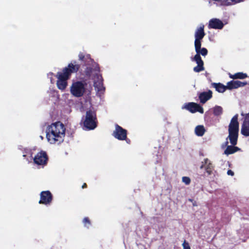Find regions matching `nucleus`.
<instances>
[{"label": "nucleus", "mask_w": 249, "mask_h": 249, "mask_svg": "<svg viewBox=\"0 0 249 249\" xmlns=\"http://www.w3.org/2000/svg\"><path fill=\"white\" fill-rule=\"evenodd\" d=\"M66 128L60 121L49 125L46 129V138L51 144H59L64 140Z\"/></svg>", "instance_id": "f257e3e1"}, {"label": "nucleus", "mask_w": 249, "mask_h": 249, "mask_svg": "<svg viewBox=\"0 0 249 249\" xmlns=\"http://www.w3.org/2000/svg\"><path fill=\"white\" fill-rule=\"evenodd\" d=\"M238 114L235 115L231 119L229 125L228 138L229 139L231 145L227 146L225 150L224 154L227 155L233 154L240 150L239 147L235 146L237 144L238 137L239 123L238 122Z\"/></svg>", "instance_id": "f03ea898"}, {"label": "nucleus", "mask_w": 249, "mask_h": 249, "mask_svg": "<svg viewBox=\"0 0 249 249\" xmlns=\"http://www.w3.org/2000/svg\"><path fill=\"white\" fill-rule=\"evenodd\" d=\"M76 63V61H74L73 63L69 64L68 67L64 68L62 72L57 73L55 77L57 78L56 85L58 89L64 90L68 85L67 80L70 79L71 74L78 71L80 65Z\"/></svg>", "instance_id": "7ed1b4c3"}, {"label": "nucleus", "mask_w": 249, "mask_h": 249, "mask_svg": "<svg viewBox=\"0 0 249 249\" xmlns=\"http://www.w3.org/2000/svg\"><path fill=\"white\" fill-rule=\"evenodd\" d=\"M96 121V113L95 111L89 109L86 111L83 124L87 129H94L97 126Z\"/></svg>", "instance_id": "20e7f679"}, {"label": "nucleus", "mask_w": 249, "mask_h": 249, "mask_svg": "<svg viewBox=\"0 0 249 249\" xmlns=\"http://www.w3.org/2000/svg\"><path fill=\"white\" fill-rule=\"evenodd\" d=\"M87 84L82 81L73 82L71 87V93L76 97H82L85 92V86Z\"/></svg>", "instance_id": "39448f33"}, {"label": "nucleus", "mask_w": 249, "mask_h": 249, "mask_svg": "<svg viewBox=\"0 0 249 249\" xmlns=\"http://www.w3.org/2000/svg\"><path fill=\"white\" fill-rule=\"evenodd\" d=\"M48 159L46 152L41 150L38 152L33 158L34 163L38 166H41L43 167L47 165Z\"/></svg>", "instance_id": "423d86ee"}, {"label": "nucleus", "mask_w": 249, "mask_h": 249, "mask_svg": "<svg viewBox=\"0 0 249 249\" xmlns=\"http://www.w3.org/2000/svg\"><path fill=\"white\" fill-rule=\"evenodd\" d=\"M182 108L185 109L192 113L196 112H198L202 114L204 113L203 108L199 104L194 102H190L185 104L182 107Z\"/></svg>", "instance_id": "0eeeda50"}, {"label": "nucleus", "mask_w": 249, "mask_h": 249, "mask_svg": "<svg viewBox=\"0 0 249 249\" xmlns=\"http://www.w3.org/2000/svg\"><path fill=\"white\" fill-rule=\"evenodd\" d=\"M53 199V196L50 191H42L40 194L39 203L45 205H50Z\"/></svg>", "instance_id": "6e6552de"}, {"label": "nucleus", "mask_w": 249, "mask_h": 249, "mask_svg": "<svg viewBox=\"0 0 249 249\" xmlns=\"http://www.w3.org/2000/svg\"><path fill=\"white\" fill-rule=\"evenodd\" d=\"M127 130L123 128L118 124H115V129L113 131V135L117 139L120 141H124L126 139Z\"/></svg>", "instance_id": "1a4fd4ad"}, {"label": "nucleus", "mask_w": 249, "mask_h": 249, "mask_svg": "<svg viewBox=\"0 0 249 249\" xmlns=\"http://www.w3.org/2000/svg\"><path fill=\"white\" fill-rule=\"evenodd\" d=\"M227 24L226 21L223 22L219 18H213L209 20L208 27L209 29L221 30Z\"/></svg>", "instance_id": "9d476101"}, {"label": "nucleus", "mask_w": 249, "mask_h": 249, "mask_svg": "<svg viewBox=\"0 0 249 249\" xmlns=\"http://www.w3.org/2000/svg\"><path fill=\"white\" fill-rule=\"evenodd\" d=\"M203 168H205V171L208 175H211L213 173V171L214 170V166L208 158L205 159L204 161L201 162L200 169H202Z\"/></svg>", "instance_id": "9b49d317"}, {"label": "nucleus", "mask_w": 249, "mask_h": 249, "mask_svg": "<svg viewBox=\"0 0 249 249\" xmlns=\"http://www.w3.org/2000/svg\"><path fill=\"white\" fill-rule=\"evenodd\" d=\"M247 84V82H241L240 81L231 80L228 82L226 85V88L228 89H237L239 87H242Z\"/></svg>", "instance_id": "f8f14e48"}, {"label": "nucleus", "mask_w": 249, "mask_h": 249, "mask_svg": "<svg viewBox=\"0 0 249 249\" xmlns=\"http://www.w3.org/2000/svg\"><path fill=\"white\" fill-rule=\"evenodd\" d=\"M192 61H195L197 65L195 67L193 70L196 72H199L204 70V62L202 59H200L199 57L197 55L196 57H194L192 59Z\"/></svg>", "instance_id": "ddd939ff"}, {"label": "nucleus", "mask_w": 249, "mask_h": 249, "mask_svg": "<svg viewBox=\"0 0 249 249\" xmlns=\"http://www.w3.org/2000/svg\"><path fill=\"white\" fill-rule=\"evenodd\" d=\"M213 92L211 90L208 91H204L199 93L198 98L200 102L202 104H205L207 101L212 98Z\"/></svg>", "instance_id": "4468645a"}, {"label": "nucleus", "mask_w": 249, "mask_h": 249, "mask_svg": "<svg viewBox=\"0 0 249 249\" xmlns=\"http://www.w3.org/2000/svg\"><path fill=\"white\" fill-rule=\"evenodd\" d=\"M79 59L83 62L85 65H88L92 62L93 60L91 59L90 55L89 54H84L83 53L80 52L78 55Z\"/></svg>", "instance_id": "2eb2a0df"}, {"label": "nucleus", "mask_w": 249, "mask_h": 249, "mask_svg": "<svg viewBox=\"0 0 249 249\" xmlns=\"http://www.w3.org/2000/svg\"><path fill=\"white\" fill-rule=\"evenodd\" d=\"M229 77L233 79H244L248 77L247 74L242 72H237L234 74L229 73Z\"/></svg>", "instance_id": "dca6fc26"}, {"label": "nucleus", "mask_w": 249, "mask_h": 249, "mask_svg": "<svg viewBox=\"0 0 249 249\" xmlns=\"http://www.w3.org/2000/svg\"><path fill=\"white\" fill-rule=\"evenodd\" d=\"M212 86L218 92L223 93L227 89L226 86H225L220 83H212Z\"/></svg>", "instance_id": "f3484780"}, {"label": "nucleus", "mask_w": 249, "mask_h": 249, "mask_svg": "<svg viewBox=\"0 0 249 249\" xmlns=\"http://www.w3.org/2000/svg\"><path fill=\"white\" fill-rule=\"evenodd\" d=\"M195 132L196 136L201 137L204 134L206 130L203 125H198L196 127Z\"/></svg>", "instance_id": "a211bd4d"}, {"label": "nucleus", "mask_w": 249, "mask_h": 249, "mask_svg": "<svg viewBox=\"0 0 249 249\" xmlns=\"http://www.w3.org/2000/svg\"><path fill=\"white\" fill-rule=\"evenodd\" d=\"M241 134L246 136H249V124L243 123L241 129Z\"/></svg>", "instance_id": "6ab92c4d"}, {"label": "nucleus", "mask_w": 249, "mask_h": 249, "mask_svg": "<svg viewBox=\"0 0 249 249\" xmlns=\"http://www.w3.org/2000/svg\"><path fill=\"white\" fill-rule=\"evenodd\" d=\"M242 1V0H224L222 2V5L224 6H229Z\"/></svg>", "instance_id": "aec40b11"}, {"label": "nucleus", "mask_w": 249, "mask_h": 249, "mask_svg": "<svg viewBox=\"0 0 249 249\" xmlns=\"http://www.w3.org/2000/svg\"><path fill=\"white\" fill-rule=\"evenodd\" d=\"M223 113V108L221 107L215 106L213 108V113L216 116L221 115Z\"/></svg>", "instance_id": "412c9836"}, {"label": "nucleus", "mask_w": 249, "mask_h": 249, "mask_svg": "<svg viewBox=\"0 0 249 249\" xmlns=\"http://www.w3.org/2000/svg\"><path fill=\"white\" fill-rule=\"evenodd\" d=\"M207 53H208V51H207V49H206L205 48H201L200 50H199L198 53H196V54L195 55L194 57H196L197 55L199 57L200 59H201V57L200 55V54L202 56H206L207 54Z\"/></svg>", "instance_id": "4be33fe9"}, {"label": "nucleus", "mask_w": 249, "mask_h": 249, "mask_svg": "<svg viewBox=\"0 0 249 249\" xmlns=\"http://www.w3.org/2000/svg\"><path fill=\"white\" fill-rule=\"evenodd\" d=\"M201 41L195 40V50L196 53H198L199 50L201 49Z\"/></svg>", "instance_id": "5701e85b"}, {"label": "nucleus", "mask_w": 249, "mask_h": 249, "mask_svg": "<svg viewBox=\"0 0 249 249\" xmlns=\"http://www.w3.org/2000/svg\"><path fill=\"white\" fill-rule=\"evenodd\" d=\"M205 36V32H196L195 35L196 39L197 40H200L203 38Z\"/></svg>", "instance_id": "b1692460"}, {"label": "nucleus", "mask_w": 249, "mask_h": 249, "mask_svg": "<svg viewBox=\"0 0 249 249\" xmlns=\"http://www.w3.org/2000/svg\"><path fill=\"white\" fill-rule=\"evenodd\" d=\"M83 222L84 226L87 228H89L91 225V222L89 219L86 217L83 219Z\"/></svg>", "instance_id": "393cba45"}, {"label": "nucleus", "mask_w": 249, "mask_h": 249, "mask_svg": "<svg viewBox=\"0 0 249 249\" xmlns=\"http://www.w3.org/2000/svg\"><path fill=\"white\" fill-rule=\"evenodd\" d=\"M182 181L186 185H189L191 182V179L190 178L188 177H183L182 178Z\"/></svg>", "instance_id": "a878e982"}, {"label": "nucleus", "mask_w": 249, "mask_h": 249, "mask_svg": "<svg viewBox=\"0 0 249 249\" xmlns=\"http://www.w3.org/2000/svg\"><path fill=\"white\" fill-rule=\"evenodd\" d=\"M92 68L91 67H87L86 71L85 73L86 75L90 76L92 72Z\"/></svg>", "instance_id": "bb28decb"}, {"label": "nucleus", "mask_w": 249, "mask_h": 249, "mask_svg": "<svg viewBox=\"0 0 249 249\" xmlns=\"http://www.w3.org/2000/svg\"><path fill=\"white\" fill-rule=\"evenodd\" d=\"M183 249H191L189 244L185 240L182 244Z\"/></svg>", "instance_id": "cd10ccee"}, {"label": "nucleus", "mask_w": 249, "mask_h": 249, "mask_svg": "<svg viewBox=\"0 0 249 249\" xmlns=\"http://www.w3.org/2000/svg\"><path fill=\"white\" fill-rule=\"evenodd\" d=\"M243 123L249 124V112L245 115Z\"/></svg>", "instance_id": "c85d7f7f"}, {"label": "nucleus", "mask_w": 249, "mask_h": 249, "mask_svg": "<svg viewBox=\"0 0 249 249\" xmlns=\"http://www.w3.org/2000/svg\"><path fill=\"white\" fill-rule=\"evenodd\" d=\"M204 25L201 24L200 26L197 29L196 31H204Z\"/></svg>", "instance_id": "c756f323"}, {"label": "nucleus", "mask_w": 249, "mask_h": 249, "mask_svg": "<svg viewBox=\"0 0 249 249\" xmlns=\"http://www.w3.org/2000/svg\"><path fill=\"white\" fill-rule=\"evenodd\" d=\"M227 174L233 176L234 175V172L231 170H228L227 171Z\"/></svg>", "instance_id": "7c9ffc66"}, {"label": "nucleus", "mask_w": 249, "mask_h": 249, "mask_svg": "<svg viewBox=\"0 0 249 249\" xmlns=\"http://www.w3.org/2000/svg\"><path fill=\"white\" fill-rule=\"evenodd\" d=\"M87 184H86V183H84L83 184V185H82V188L83 189H84V188H87Z\"/></svg>", "instance_id": "2f4dec72"}, {"label": "nucleus", "mask_w": 249, "mask_h": 249, "mask_svg": "<svg viewBox=\"0 0 249 249\" xmlns=\"http://www.w3.org/2000/svg\"><path fill=\"white\" fill-rule=\"evenodd\" d=\"M126 142L128 144H130V142H131V141L129 139H127V138H126V139L125 140Z\"/></svg>", "instance_id": "473e14b6"}, {"label": "nucleus", "mask_w": 249, "mask_h": 249, "mask_svg": "<svg viewBox=\"0 0 249 249\" xmlns=\"http://www.w3.org/2000/svg\"><path fill=\"white\" fill-rule=\"evenodd\" d=\"M189 201H190L192 202V201H193V199H189Z\"/></svg>", "instance_id": "72a5a7b5"}, {"label": "nucleus", "mask_w": 249, "mask_h": 249, "mask_svg": "<svg viewBox=\"0 0 249 249\" xmlns=\"http://www.w3.org/2000/svg\"><path fill=\"white\" fill-rule=\"evenodd\" d=\"M23 157H26V155H23Z\"/></svg>", "instance_id": "f704fd0d"}, {"label": "nucleus", "mask_w": 249, "mask_h": 249, "mask_svg": "<svg viewBox=\"0 0 249 249\" xmlns=\"http://www.w3.org/2000/svg\"><path fill=\"white\" fill-rule=\"evenodd\" d=\"M226 144H227L228 143V142H226Z\"/></svg>", "instance_id": "c9c22d12"}]
</instances>
